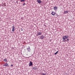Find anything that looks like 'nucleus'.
Returning <instances> with one entry per match:
<instances>
[{
  "label": "nucleus",
  "mask_w": 75,
  "mask_h": 75,
  "mask_svg": "<svg viewBox=\"0 0 75 75\" xmlns=\"http://www.w3.org/2000/svg\"><path fill=\"white\" fill-rule=\"evenodd\" d=\"M51 14L52 16H55V12L52 11Z\"/></svg>",
  "instance_id": "nucleus-7"
},
{
  "label": "nucleus",
  "mask_w": 75,
  "mask_h": 75,
  "mask_svg": "<svg viewBox=\"0 0 75 75\" xmlns=\"http://www.w3.org/2000/svg\"><path fill=\"white\" fill-rule=\"evenodd\" d=\"M4 62H8V60H7V59L6 58H5L4 59Z\"/></svg>",
  "instance_id": "nucleus-10"
},
{
  "label": "nucleus",
  "mask_w": 75,
  "mask_h": 75,
  "mask_svg": "<svg viewBox=\"0 0 75 75\" xmlns=\"http://www.w3.org/2000/svg\"><path fill=\"white\" fill-rule=\"evenodd\" d=\"M21 31H23V29H22V30H21Z\"/></svg>",
  "instance_id": "nucleus-17"
},
{
  "label": "nucleus",
  "mask_w": 75,
  "mask_h": 75,
  "mask_svg": "<svg viewBox=\"0 0 75 75\" xmlns=\"http://www.w3.org/2000/svg\"><path fill=\"white\" fill-rule=\"evenodd\" d=\"M29 67H30V66H32V65H33V62H32L31 61H30V62L29 63Z\"/></svg>",
  "instance_id": "nucleus-5"
},
{
  "label": "nucleus",
  "mask_w": 75,
  "mask_h": 75,
  "mask_svg": "<svg viewBox=\"0 0 75 75\" xmlns=\"http://www.w3.org/2000/svg\"><path fill=\"white\" fill-rule=\"evenodd\" d=\"M41 34H42V32H38L37 35H41Z\"/></svg>",
  "instance_id": "nucleus-9"
},
{
  "label": "nucleus",
  "mask_w": 75,
  "mask_h": 75,
  "mask_svg": "<svg viewBox=\"0 0 75 75\" xmlns=\"http://www.w3.org/2000/svg\"><path fill=\"white\" fill-rule=\"evenodd\" d=\"M28 47L26 48L27 50L28 51V52H31V50L30 48V46H28Z\"/></svg>",
  "instance_id": "nucleus-2"
},
{
  "label": "nucleus",
  "mask_w": 75,
  "mask_h": 75,
  "mask_svg": "<svg viewBox=\"0 0 75 75\" xmlns=\"http://www.w3.org/2000/svg\"><path fill=\"white\" fill-rule=\"evenodd\" d=\"M14 30H15V27H14V26L13 25L12 26V31H14Z\"/></svg>",
  "instance_id": "nucleus-8"
},
{
  "label": "nucleus",
  "mask_w": 75,
  "mask_h": 75,
  "mask_svg": "<svg viewBox=\"0 0 75 75\" xmlns=\"http://www.w3.org/2000/svg\"><path fill=\"white\" fill-rule=\"evenodd\" d=\"M37 1L38 3H41V1L40 0H37Z\"/></svg>",
  "instance_id": "nucleus-11"
},
{
  "label": "nucleus",
  "mask_w": 75,
  "mask_h": 75,
  "mask_svg": "<svg viewBox=\"0 0 75 75\" xmlns=\"http://www.w3.org/2000/svg\"><path fill=\"white\" fill-rule=\"evenodd\" d=\"M53 9L54 10H57L58 9V7L57 6H54L53 8Z\"/></svg>",
  "instance_id": "nucleus-6"
},
{
  "label": "nucleus",
  "mask_w": 75,
  "mask_h": 75,
  "mask_svg": "<svg viewBox=\"0 0 75 75\" xmlns=\"http://www.w3.org/2000/svg\"><path fill=\"white\" fill-rule=\"evenodd\" d=\"M58 51H57L54 54V55H56V54H57L58 53Z\"/></svg>",
  "instance_id": "nucleus-14"
},
{
  "label": "nucleus",
  "mask_w": 75,
  "mask_h": 75,
  "mask_svg": "<svg viewBox=\"0 0 75 75\" xmlns=\"http://www.w3.org/2000/svg\"><path fill=\"white\" fill-rule=\"evenodd\" d=\"M25 3H23V6H24V5H25Z\"/></svg>",
  "instance_id": "nucleus-15"
},
{
  "label": "nucleus",
  "mask_w": 75,
  "mask_h": 75,
  "mask_svg": "<svg viewBox=\"0 0 75 75\" xmlns=\"http://www.w3.org/2000/svg\"><path fill=\"white\" fill-rule=\"evenodd\" d=\"M44 36H43V35H41L40 36V39H41V40H42V39H44Z\"/></svg>",
  "instance_id": "nucleus-3"
},
{
  "label": "nucleus",
  "mask_w": 75,
  "mask_h": 75,
  "mask_svg": "<svg viewBox=\"0 0 75 75\" xmlns=\"http://www.w3.org/2000/svg\"><path fill=\"white\" fill-rule=\"evenodd\" d=\"M4 67H9L8 66V64L7 63H6L5 64H4Z\"/></svg>",
  "instance_id": "nucleus-4"
},
{
  "label": "nucleus",
  "mask_w": 75,
  "mask_h": 75,
  "mask_svg": "<svg viewBox=\"0 0 75 75\" xmlns=\"http://www.w3.org/2000/svg\"><path fill=\"white\" fill-rule=\"evenodd\" d=\"M11 67H13V64H11Z\"/></svg>",
  "instance_id": "nucleus-16"
},
{
  "label": "nucleus",
  "mask_w": 75,
  "mask_h": 75,
  "mask_svg": "<svg viewBox=\"0 0 75 75\" xmlns=\"http://www.w3.org/2000/svg\"><path fill=\"white\" fill-rule=\"evenodd\" d=\"M25 1V0H21V2H24Z\"/></svg>",
  "instance_id": "nucleus-13"
},
{
  "label": "nucleus",
  "mask_w": 75,
  "mask_h": 75,
  "mask_svg": "<svg viewBox=\"0 0 75 75\" xmlns=\"http://www.w3.org/2000/svg\"><path fill=\"white\" fill-rule=\"evenodd\" d=\"M64 14H67V13H68V11H64Z\"/></svg>",
  "instance_id": "nucleus-12"
},
{
  "label": "nucleus",
  "mask_w": 75,
  "mask_h": 75,
  "mask_svg": "<svg viewBox=\"0 0 75 75\" xmlns=\"http://www.w3.org/2000/svg\"><path fill=\"white\" fill-rule=\"evenodd\" d=\"M69 37L68 36H63L62 37V38L63 39V41L64 42H66L67 41H69V40L68 38ZM67 39V40L66 39Z\"/></svg>",
  "instance_id": "nucleus-1"
}]
</instances>
